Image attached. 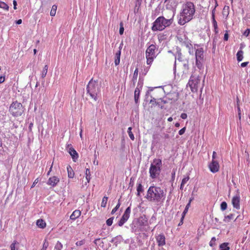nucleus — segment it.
I'll list each match as a JSON object with an SVG mask.
<instances>
[{
	"instance_id": "obj_1",
	"label": "nucleus",
	"mask_w": 250,
	"mask_h": 250,
	"mask_svg": "<svg viewBox=\"0 0 250 250\" xmlns=\"http://www.w3.org/2000/svg\"><path fill=\"white\" fill-rule=\"evenodd\" d=\"M195 13V7L192 2L188 1L183 4L180 13L178 23L183 25L189 22L193 19Z\"/></svg>"
},
{
	"instance_id": "obj_2",
	"label": "nucleus",
	"mask_w": 250,
	"mask_h": 250,
	"mask_svg": "<svg viewBox=\"0 0 250 250\" xmlns=\"http://www.w3.org/2000/svg\"><path fill=\"white\" fill-rule=\"evenodd\" d=\"M146 198L150 202L159 203L165 200L166 194L160 187L153 186L148 188Z\"/></svg>"
},
{
	"instance_id": "obj_3",
	"label": "nucleus",
	"mask_w": 250,
	"mask_h": 250,
	"mask_svg": "<svg viewBox=\"0 0 250 250\" xmlns=\"http://www.w3.org/2000/svg\"><path fill=\"white\" fill-rule=\"evenodd\" d=\"M174 13L171 12L170 16L168 17L169 19H166L163 16L157 18L153 23L151 29L153 31H162L166 27L169 26L173 22Z\"/></svg>"
},
{
	"instance_id": "obj_4",
	"label": "nucleus",
	"mask_w": 250,
	"mask_h": 250,
	"mask_svg": "<svg viewBox=\"0 0 250 250\" xmlns=\"http://www.w3.org/2000/svg\"><path fill=\"white\" fill-rule=\"evenodd\" d=\"M162 167V161L160 159H154L150 165L149 169L150 177L155 179L159 176Z\"/></svg>"
},
{
	"instance_id": "obj_5",
	"label": "nucleus",
	"mask_w": 250,
	"mask_h": 250,
	"mask_svg": "<svg viewBox=\"0 0 250 250\" xmlns=\"http://www.w3.org/2000/svg\"><path fill=\"white\" fill-rule=\"evenodd\" d=\"M158 50V47L156 44H150L146 48V63L148 65H151L155 58H156L157 54L156 52Z\"/></svg>"
},
{
	"instance_id": "obj_6",
	"label": "nucleus",
	"mask_w": 250,
	"mask_h": 250,
	"mask_svg": "<svg viewBox=\"0 0 250 250\" xmlns=\"http://www.w3.org/2000/svg\"><path fill=\"white\" fill-rule=\"evenodd\" d=\"M86 90L90 96L95 101L97 100V94L100 92V87L97 83L92 79L88 83Z\"/></svg>"
},
{
	"instance_id": "obj_7",
	"label": "nucleus",
	"mask_w": 250,
	"mask_h": 250,
	"mask_svg": "<svg viewBox=\"0 0 250 250\" xmlns=\"http://www.w3.org/2000/svg\"><path fill=\"white\" fill-rule=\"evenodd\" d=\"M201 79L199 76H191L188 81V84L193 92H197L198 88L202 90L203 87V84L200 83Z\"/></svg>"
},
{
	"instance_id": "obj_8",
	"label": "nucleus",
	"mask_w": 250,
	"mask_h": 250,
	"mask_svg": "<svg viewBox=\"0 0 250 250\" xmlns=\"http://www.w3.org/2000/svg\"><path fill=\"white\" fill-rule=\"evenodd\" d=\"M9 111L13 116L17 117L21 115L24 110L22 104L16 101L11 104Z\"/></svg>"
},
{
	"instance_id": "obj_9",
	"label": "nucleus",
	"mask_w": 250,
	"mask_h": 250,
	"mask_svg": "<svg viewBox=\"0 0 250 250\" xmlns=\"http://www.w3.org/2000/svg\"><path fill=\"white\" fill-rule=\"evenodd\" d=\"M152 91V89H150L149 90H148V91H147L146 93V98H148L150 96L151 99L150 100V101H149V103L150 104H152L153 105H159V106H161V108H162L163 107V104H166V101H164V100H162L161 99H160V100L161 101V102H157L156 101V99L153 97V95H154V94H153L152 95L151 94V92Z\"/></svg>"
},
{
	"instance_id": "obj_10",
	"label": "nucleus",
	"mask_w": 250,
	"mask_h": 250,
	"mask_svg": "<svg viewBox=\"0 0 250 250\" xmlns=\"http://www.w3.org/2000/svg\"><path fill=\"white\" fill-rule=\"evenodd\" d=\"M146 222L143 218H140L138 219L136 226L135 223H133L131 229L133 231L136 232L139 231H141V227L145 225V223Z\"/></svg>"
},
{
	"instance_id": "obj_11",
	"label": "nucleus",
	"mask_w": 250,
	"mask_h": 250,
	"mask_svg": "<svg viewBox=\"0 0 250 250\" xmlns=\"http://www.w3.org/2000/svg\"><path fill=\"white\" fill-rule=\"evenodd\" d=\"M194 49L195 50V58L196 60H203L204 58L203 49L200 47L198 44H194Z\"/></svg>"
},
{
	"instance_id": "obj_12",
	"label": "nucleus",
	"mask_w": 250,
	"mask_h": 250,
	"mask_svg": "<svg viewBox=\"0 0 250 250\" xmlns=\"http://www.w3.org/2000/svg\"><path fill=\"white\" fill-rule=\"evenodd\" d=\"M67 152L71 155L73 161L76 162L78 158V154L71 145H68L67 146Z\"/></svg>"
},
{
	"instance_id": "obj_13",
	"label": "nucleus",
	"mask_w": 250,
	"mask_h": 250,
	"mask_svg": "<svg viewBox=\"0 0 250 250\" xmlns=\"http://www.w3.org/2000/svg\"><path fill=\"white\" fill-rule=\"evenodd\" d=\"M208 167L209 170L212 173H216L219 169V165L217 161L212 160L211 162L209 164Z\"/></svg>"
},
{
	"instance_id": "obj_14",
	"label": "nucleus",
	"mask_w": 250,
	"mask_h": 250,
	"mask_svg": "<svg viewBox=\"0 0 250 250\" xmlns=\"http://www.w3.org/2000/svg\"><path fill=\"white\" fill-rule=\"evenodd\" d=\"M142 83L141 82H139L138 83V85L137 87L135 88L134 91V100L136 104H137L139 99V96L140 91L142 89Z\"/></svg>"
},
{
	"instance_id": "obj_15",
	"label": "nucleus",
	"mask_w": 250,
	"mask_h": 250,
	"mask_svg": "<svg viewBox=\"0 0 250 250\" xmlns=\"http://www.w3.org/2000/svg\"><path fill=\"white\" fill-rule=\"evenodd\" d=\"M59 181V178L57 176H54L49 178L47 184L48 185L51 186L52 187H55L57 185Z\"/></svg>"
},
{
	"instance_id": "obj_16",
	"label": "nucleus",
	"mask_w": 250,
	"mask_h": 250,
	"mask_svg": "<svg viewBox=\"0 0 250 250\" xmlns=\"http://www.w3.org/2000/svg\"><path fill=\"white\" fill-rule=\"evenodd\" d=\"M159 246H163L166 244V238L163 234H159L156 237Z\"/></svg>"
},
{
	"instance_id": "obj_17",
	"label": "nucleus",
	"mask_w": 250,
	"mask_h": 250,
	"mask_svg": "<svg viewBox=\"0 0 250 250\" xmlns=\"http://www.w3.org/2000/svg\"><path fill=\"white\" fill-rule=\"evenodd\" d=\"M232 204L234 208H240V197L239 195L234 196L232 199Z\"/></svg>"
},
{
	"instance_id": "obj_18",
	"label": "nucleus",
	"mask_w": 250,
	"mask_h": 250,
	"mask_svg": "<svg viewBox=\"0 0 250 250\" xmlns=\"http://www.w3.org/2000/svg\"><path fill=\"white\" fill-rule=\"evenodd\" d=\"M121 49H122V47L120 46L119 47V50L115 54L114 63H115V65L116 66L119 65L120 63V62Z\"/></svg>"
},
{
	"instance_id": "obj_19",
	"label": "nucleus",
	"mask_w": 250,
	"mask_h": 250,
	"mask_svg": "<svg viewBox=\"0 0 250 250\" xmlns=\"http://www.w3.org/2000/svg\"><path fill=\"white\" fill-rule=\"evenodd\" d=\"M81 215V211L80 210L76 209L74 210L70 216L71 220H75Z\"/></svg>"
},
{
	"instance_id": "obj_20",
	"label": "nucleus",
	"mask_w": 250,
	"mask_h": 250,
	"mask_svg": "<svg viewBox=\"0 0 250 250\" xmlns=\"http://www.w3.org/2000/svg\"><path fill=\"white\" fill-rule=\"evenodd\" d=\"M190 42H187L185 43V46L188 49V52L190 54L193 55L195 51V50L194 49V46H193L191 43Z\"/></svg>"
},
{
	"instance_id": "obj_21",
	"label": "nucleus",
	"mask_w": 250,
	"mask_h": 250,
	"mask_svg": "<svg viewBox=\"0 0 250 250\" xmlns=\"http://www.w3.org/2000/svg\"><path fill=\"white\" fill-rule=\"evenodd\" d=\"M130 212H131V208H130V207H128V208H126V209L122 217L124 219H125V220L127 221L129 218Z\"/></svg>"
},
{
	"instance_id": "obj_22",
	"label": "nucleus",
	"mask_w": 250,
	"mask_h": 250,
	"mask_svg": "<svg viewBox=\"0 0 250 250\" xmlns=\"http://www.w3.org/2000/svg\"><path fill=\"white\" fill-rule=\"evenodd\" d=\"M169 33L167 31H165L164 33H160L158 35V39L159 41H163L166 40Z\"/></svg>"
},
{
	"instance_id": "obj_23",
	"label": "nucleus",
	"mask_w": 250,
	"mask_h": 250,
	"mask_svg": "<svg viewBox=\"0 0 250 250\" xmlns=\"http://www.w3.org/2000/svg\"><path fill=\"white\" fill-rule=\"evenodd\" d=\"M122 240V237L121 235L117 236L116 237H115L112 238V239L111 240V242L114 243L116 245H117V244L119 243H120Z\"/></svg>"
},
{
	"instance_id": "obj_24",
	"label": "nucleus",
	"mask_w": 250,
	"mask_h": 250,
	"mask_svg": "<svg viewBox=\"0 0 250 250\" xmlns=\"http://www.w3.org/2000/svg\"><path fill=\"white\" fill-rule=\"evenodd\" d=\"M242 49V47H241ZM237 60L238 62H240L243 60V51L240 49L239 50L236 54Z\"/></svg>"
},
{
	"instance_id": "obj_25",
	"label": "nucleus",
	"mask_w": 250,
	"mask_h": 250,
	"mask_svg": "<svg viewBox=\"0 0 250 250\" xmlns=\"http://www.w3.org/2000/svg\"><path fill=\"white\" fill-rule=\"evenodd\" d=\"M165 3L167 5L169 4L171 7H175L178 3V0H166Z\"/></svg>"
},
{
	"instance_id": "obj_26",
	"label": "nucleus",
	"mask_w": 250,
	"mask_h": 250,
	"mask_svg": "<svg viewBox=\"0 0 250 250\" xmlns=\"http://www.w3.org/2000/svg\"><path fill=\"white\" fill-rule=\"evenodd\" d=\"M37 225L40 228L43 229L46 226L45 222L42 219H39L37 221Z\"/></svg>"
},
{
	"instance_id": "obj_27",
	"label": "nucleus",
	"mask_w": 250,
	"mask_h": 250,
	"mask_svg": "<svg viewBox=\"0 0 250 250\" xmlns=\"http://www.w3.org/2000/svg\"><path fill=\"white\" fill-rule=\"evenodd\" d=\"M67 170L68 172V176L70 178H72L74 177V172L71 168V167L69 166L67 167Z\"/></svg>"
},
{
	"instance_id": "obj_28",
	"label": "nucleus",
	"mask_w": 250,
	"mask_h": 250,
	"mask_svg": "<svg viewBox=\"0 0 250 250\" xmlns=\"http://www.w3.org/2000/svg\"><path fill=\"white\" fill-rule=\"evenodd\" d=\"M229 245V244L228 243H223L221 244L219 246L220 250H229L230 248Z\"/></svg>"
},
{
	"instance_id": "obj_29",
	"label": "nucleus",
	"mask_w": 250,
	"mask_h": 250,
	"mask_svg": "<svg viewBox=\"0 0 250 250\" xmlns=\"http://www.w3.org/2000/svg\"><path fill=\"white\" fill-rule=\"evenodd\" d=\"M137 196H140L141 193L144 191L143 187L141 183H139L137 184Z\"/></svg>"
},
{
	"instance_id": "obj_30",
	"label": "nucleus",
	"mask_w": 250,
	"mask_h": 250,
	"mask_svg": "<svg viewBox=\"0 0 250 250\" xmlns=\"http://www.w3.org/2000/svg\"><path fill=\"white\" fill-rule=\"evenodd\" d=\"M177 38H178V39L179 41L182 44H183L184 45H185V42H189L190 41L188 39L186 38L185 36H184V38H183L182 37H179V36H178Z\"/></svg>"
},
{
	"instance_id": "obj_31",
	"label": "nucleus",
	"mask_w": 250,
	"mask_h": 250,
	"mask_svg": "<svg viewBox=\"0 0 250 250\" xmlns=\"http://www.w3.org/2000/svg\"><path fill=\"white\" fill-rule=\"evenodd\" d=\"M85 178L86 180V183H88L89 182L90 180V169L89 168H86L85 170Z\"/></svg>"
},
{
	"instance_id": "obj_32",
	"label": "nucleus",
	"mask_w": 250,
	"mask_h": 250,
	"mask_svg": "<svg viewBox=\"0 0 250 250\" xmlns=\"http://www.w3.org/2000/svg\"><path fill=\"white\" fill-rule=\"evenodd\" d=\"M138 68H136L134 72L133 77H132V82H133V83L134 84L137 80V77H138Z\"/></svg>"
},
{
	"instance_id": "obj_33",
	"label": "nucleus",
	"mask_w": 250,
	"mask_h": 250,
	"mask_svg": "<svg viewBox=\"0 0 250 250\" xmlns=\"http://www.w3.org/2000/svg\"><path fill=\"white\" fill-rule=\"evenodd\" d=\"M47 70H48V66L47 65H45L44 67H43L42 73H41V77L43 78H44L47 73Z\"/></svg>"
},
{
	"instance_id": "obj_34",
	"label": "nucleus",
	"mask_w": 250,
	"mask_h": 250,
	"mask_svg": "<svg viewBox=\"0 0 250 250\" xmlns=\"http://www.w3.org/2000/svg\"><path fill=\"white\" fill-rule=\"evenodd\" d=\"M57 9V6L56 5H53L52 7L51 11H50V16H54L56 14V11Z\"/></svg>"
},
{
	"instance_id": "obj_35",
	"label": "nucleus",
	"mask_w": 250,
	"mask_h": 250,
	"mask_svg": "<svg viewBox=\"0 0 250 250\" xmlns=\"http://www.w3.org/2000/svg\"><path fill=\"white\" fill-rule=\"evenodd\" d=\"M202 61L203 60H196V65L200 70L203 68Z\"/></svg>"
},
{
	"instance_id": "obj_36",
	"label": "nucleus",
	"mask_w": 250,
	"mask_h": 250,
	"mask_svg": "<svg viewBox=\"0 0 250 250\" xmlns=\"http://www.w3.org/2000/svg\"><path fill=\"white\" fill-rule=\"evenodd\" d=\"M181 53L180 52H178L177 55L175 56V61L174 62V71L176 70V60H178L179 61H181Z\"/></svg>"
},
{
	"instance_id": "obj_37",
	"label": "nucleus",
	"mask_w": 250,
	"mask_h": 250,
	"mask_svg": "<svg viewBox=\"0 0 250 250\" xmlns=\"http://www.w3.org/2000/svg\"><path fill=\"white\" fill-rule=\"evenodd\" d=\"M233 218V215L232 214H230L229 215L226 216L224 217V221L225 222H229V221Z\"/></svg>"
},
{
	"instance_id": "obj_38",
	"label": "nucleus",
	"mask_w": 250,
	"mask_h": 250,
	"mask_svg": "<svg viewBox=\"0 0 250 250\" xmlns=\"http://www.w3.org/2000/svg\"><path fill=\"white\" fill-rule=\"evenodd\" d=\"M131 130H132V127H129L128 128V129H127V133L128 134V135L129 136V138H130V139H131L132 140H134L135 138H134V135L133 134V133L131 131Z\"/></svg>"
},
{
	"instance_id": "obj_39",
	"label": "nucleus",
	"mask_w": 250,
	"mask_h": 250,
	"mask_svg": "<svg viewBox=\"0 0 250 250\" xmlns=\"http://www.w3.org/2000/svg\"><path fill=\"white\" fill-rule=\"evenodd\" d=\"M108 200V197L106 196H104L102 199V201L101 203V207L105 208L106 207L107 202Z\"/></svg>"
},
{
	"instance_id": "obj_40",
	"label": "nucleus",
	"mask_w": 250,
	"mask_h": 250,
	"mask_svg": "<svg viewBox=\"0 0 250 250\" xmlns=\"http://www.w3.org/2000/svg\"><path fill=\"white\" fill-rule=\"evenodd\" d=\"M62 248V245L61 242L58 241L56 243L54 250H61Z\"/></svg>"
},
{
	"instance_id": "obj_41",
	"label": "nucleus",
	"mask_w": 250,
	"mask_h": 250,
	"mask_svg": "<svg viewBox=\"0 0 250 250\" xmlns=\"http://www.w3.org/2000/svg\"><path fill=\"white\" fill-rule=\"evenodd\" d=\"M0 7L6 10H8L9 8V6L6 3L1 1H0Z\"/></svg>"
},
{
	"instance_id": "obj_42",
	"label": "nucleus",
	"mask_w": 250,
	"mask_h": 250,
	"mask_svg": "<svg viewBox=\"0 0 250 250\" xmlns=\"http://www.w3.org/2000/svg\"><path fill=\"white\" fill-rule=\"evenodd\" d=\"M213 26L214 28V31L216 33H218V26H217V23L216 21L215 18H213V19L212 20Z\"/></svg>"
},
{
	"instance_id": "obj_43",
	"label": "nucleus",
	"mask_w": 250,
	"mask_h": 250,
	"mask_svg": "<svg viewBox=\"0 0 250 250\" xmlns=\"http://www.w3.org/2000/svg\"><path fill=\"white\" fill-rule=\"evenodd\" d=\"M120 205H121V204L120 203V200H119L118 203L111 211L112 214H113L114 213H115L116 212V211L118 209V208L120 207Z\"/></svg>"
},
{
	"instance_id": "obj_44",
	"label": "nucleus",
	"mask_w": 250,
	"mask_h": 250,
	"mask_svg": "<svg viewBox=\"0 0 250 250\" xmlns=\"http://www.w3.org/2000/svg\"><path fill=\"white\" fill-rule=\"evenodd\" d=\"M227 208V204L226 202H223L221 204V209L223 211L226 210Z\"/></svg>"
},
{
	"instance_id": "obj_45",
	"label": "nucleus",
	"mask_w": 250,
	"mask_h": 250,
	"mask_svg": "<svg viewBox=\"0 0 250 250\" xmlns=\"http://www.w3.org/2000/svg\"><path fill=\"white\" fill-rule=\"evenodd\" d=\"M120 30H119V33L120 35H122L124 33V28L123 26V22H121L120 23Z\"/></svg>"
},
{
	"instance_id": "obj_46",
	"label": "nucleus",
	"mask_w": 250,
	"mask_h": 250,
	"mask_svg": "<svg viewBox=\"0 0 250 250\" xmlns=\"http://www.w3.org/2000/svg\"><path fill=\"white\" fill-rule=\"evenodd\" d=\"M127 221L123 218L121 217L120 221L118 222V224L119 226H122Z\"/></svg>"
},
{
	"instance_id": "obj_47",
	"label": "nucleus",
	"mask_w": 250,
	"mask_h": 250,
	"mask_svg": "<svg viewBox=\"0 0 250 250\" xmlns=\"http://www.w3.org/2000/svg\"><path fill=\"white\" fill-rule=\"evenodd\" d=\"M17 244V241H14L10 245V249L11 250H17L18 248L16 247V244Z\"/></svg>"
},
{
	"instance_id": "obj_48",
	"label": "nucleus",
	"mask_w": 250,
	"mask_h": 250,
	"mask_svg": "<svg viewBox=\"0 0 250 250\" xmlns=\"http://www.w3.org/2000/svg\"><path fill=\"white\" fill-rule=\"evenodd\" d=\"M114 219V218L113 217H111V218H109V219H108L107 220H106V225L108 226H111V225L113 223V220Z\"/></svg>"
},
{
	"instance_id": "obj_49",
	"label": "nucleus",
	"mask_w": 250,
	"mask_h": 250,
	"mask_svg": "<svg viewBox=\"0 0 250 250\" xmlns=\"http://www.w3.org/2000/svg\"><path fill=\"white\" fill-rule=\"evenodd\" d=\"M193 198L192 199H190L188 202V203L187 204V205H186V207H185V208L184 209V211L185 212H188V208L190 206V203H191V202L192 201Z\"/></svg>"
},
{
	"instance_id": "obj_50",
	"label": "nucleus",
	"mask_w": 250,
	"mask_h": 250,
	"mask_svg": "<svg viewBox=\"0 0 250 250\" xmlns=\"http://www.w3.org/2000/svg\"><path fill=\"white\" fill-rule=\"evenodd\" d=\"M189 180V177L188 176H187V177H186L185 178H184L182 181V182H181V184H182V185H185L187 183V182Z\"/></svg>"
},
{
	"instance_id": "obj_51",
	"label": "nucleus",
	"mask_w": 250,
	"mask_h": 250,
	"mask_svg": "<svg viewBox=\"0 0 250 250\" xmlns=\"http://www.w3.org/2000/svg\"><path fill=\"white\" fill-rule=\"evenodd\" d=\"M216 239L214 237H212L209 242V245L211 247L213 246L215 244Z\"/></svg>"
},
{
	"instance_id": "obj_52",
	"label": "nucleus",
	"mask_w": 250,
	"mask_h": 250,
	"mask_svg": "<svg viewBox=\"0 0 250 250\" xmlns=\"http://www.w3.org/2000/svg\"><path fill=\"white\" fill-rule=\"evenodd\" d=\"M48 246V243L46 241V240H45L44 242L43 243V247H42V249L46 250Z\"/></svg>"
},
{
	"instance_id": "obj_53",
	"label": "nucleus",
	"mask_w": 250,
	"mask_h": 250,
	"mask_svg": "<svg viewBox=\"0 0 250 250\" xmlns=\"http://www.w3.org/2000/svg\"><path fill=\"white\" fill-rule=\"evenodd\" d=\"M250 33V29L248 28L243 33V35L245 36L246 37H247L249 36V35Z\"/></svg>"
},
{
	"instance_id": "obj_54",
	"label": "nucleus",
	"mask_w": 250,
	"mask_h": 250,
	"mask_svg": "<svg viewBox=\"0 0 250 250\" xmlns=\"http://www.w3.org/2000/svg\"><path fill=\"white\" fill-rule=\"evenodd\" d=\"M186 127H183L179 131V134L180 135H183L186 131Z\"/></svg>"
},
{
	"instance_id": "obj_55",
	"label": "nucleus",
	"mask_w": 250,
	"mask_h": 250,
	"mask_svg": "<svg viewBox=\"0 0 250 250\" xmlns=\"http://www.w3.org/2000/svg\"><path fill=\"white\" fill-rule=\"evenodd\" d=\"M39 182V179L38 178H37L35 180L34 182H33L32 186H31V188H34L35 185Z\"/></svg>"
},
{
	"instance_id": "obj_56",
	"label": "nucleus",
	"mask_w": 250,
	"mask_h": 250,
	"mask_svg": "<svg viewBox=\"0 0 250 250\" xmlns=\"http://www.w3.org/2000/svg\"><path fill=\"white\" fill-rule=\"evenodd\" d=\"M187 114L186 113H183L181 114V118L183 119H186L187 118Z\"/></svg>"
},
{
	"instance_id": "obj_57",
	"label": "nucleus",
	"mask_w": 250,
	"mask_h": 250,
	"mask_svg": "<svg viewBox=\"0 0 250 250\" xmlns=\"http://www.w3.org/2000/svg\"><path fill=\"white\" fill-rule=\"evenodd\" d=\"M5 81L4 76H0V84L3 83Z\"/></svg>"
},
{
	"instance_id": "obj_58",
	"label": "nucleus",
	"mask_w": 250,
	"mask_h": 250,
	"mask_svg": "<svg viewBox=\"0 0 250 250\" xmlns=\"http://www.w3.org/2000/svg\"><path fill=\"white\" fill-rule=\"evenodd\" d=\"M249 63V62H242L241 64V66L242 67H246L248 64Z\"/></svg>"
},
{
	"instance_id": "obj_59",
	"label": "nucleus",
	"mask_w": 250,
	"mask_h": 250,
	"mask_svg": "<svg viewBox=\"0 0 250 250\" xmlns=\"http://www.w3.org/2000/svg\"><path fill=\"white\" fill-rule=\"evenodd\" d=\"M229 39V35L228 33H225L224 35V39L225 41H228Z\"/></svg>"
},
{
	"instance_id": "obj_60",
	"label": "nucleus",
	"mask_w": 250,
	"mask_h": 250,
	"mask_svg": "<svg viewBox=\"0 0 250 250\" xmlns=\"http://www.w3.org/2000/svg\"><path fill=\"white\" fill-rule=\"evenodd\" d=\"M216 153L215 151H213L212 153V160H214L216 158Z\"/></svg>"
},
{
	"instance_id": "obj_61",
	"label": "nucleus",
	"mask_w": 250,
	"mask_h": 250,
	"mask_svg": "<svg viewBox=\"0 0 250 250\" xmlns=\"http://www.w3.org/2000/svg\"><path fill=\"white\" fill-rule=\"evenodd\" d=\"M13 5H14V9H17V1L14 0H13Z\"/></svg>"
},
{
	"instance_id": "obj_62",
	"label": "nucleus",
	"mask_w": 250,
	"mask_h": 250,
	"mask_svg": "<svg viewBox=\"0 0 250 250\" xmlns=\"http://www.w3.org/2000/svg\"><path fill=\"white\" fill-rule=\"evenodd\" d=\"M213 18H215V9H213L212 11V20L213 19Z\"/></svg>"
},
{
	"instance_id": "obj_63",
	"label": "nucleus",
	"mask_w": 250,
	"mask_h": 250,
	"mask_svg": "<svg viewBox=\"0 0 250 250\" xmlns=\"http://www.w3.org/2000/svg\"><path fill=\"white\" fill-rule=\"evenodd\" d=\"M183 65L185 69H186L187 70L188 69V63H185L183 64Z\"/></svg>"
},
{
	"instance_id": "obj_64",
	"label": "nucleus",
	"mask_w": 250,
	"mask_h": 250,
	"mask_svg": "<svg viewBox=\"0 0 250 250\" xmlns=\"http://www.w3.org/2000/svg\"><path fill=\"white\" fill-rule=\"evenodd\" d=\"M22 23V20L21 19H19L16 21V23L17 24H20Z\"/></svg>"
}]
</instances>
